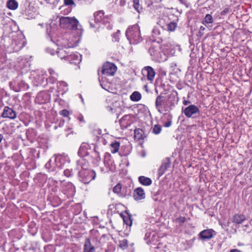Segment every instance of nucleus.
I'll use <instances>...</instances> for the list:
<instances>
[{"label":"nucleus","instance_id":"1","mask_svg":"<svg viewBox=\"0 0 252 252\" xmlns=\"http://www.w3.org/2000/svg\"><path fill=\"white\" fill-rule=\"evenodd\" d=\"M162 41V37L160 36L157 39H153L148 52L153 61L157 62H162L167 59V53L165 50L171 48L168 46L165 48L162 46L160 43Z\"/></svg>","mask_w":252,"mask_h":252},{"label":"nucleus","instance_id":"2","mask_svg":"<svg viewBox=\"0 0 252 252\" xmlns=\"http://www.w3.org/2000/svg\"><path fill=\"white\" fill-rule=\"evenodd\" d=\"M89 163L85 159L81 158L77 161V168L78 172L79 180L84 184H89L95 178V172L89 169Z\"/></svg>","mask_w":252,"mask_h":252},{"label":"nucleus","instance_id":"3","mask_svg":"<svg viewBox=\"0 0 252 252\" xmlns=\"http://www.w3.org/2000/svg\"><path fill=\"white\" fill-rule=\"evenodd\" d=\"M60 24L63 28L76 31L79 35L82 33L81 26L75 17H62L60 18Z\"/></svg>","mask_w":252,"mask_h":252},{"label":"nucleus","instance_id":"4","mask_svg":"<svg viewBox=\"0 0 252 252\" xmlns=\"http://www.w3.org/2000/svg\"><path fill=\"white\" fill-rule=\"evenodd\" d=\"M126 35L131 44H137L142 40L140 28L137 24L128 28Z\"/></svg>","mask_w":252,"mask_h":252},{"label":"nucleus","instance_id":"5","mask_svg":"<svg viewBox=\"0 0 252 252\" xmlns=\"http://www.w3.org/2000/svg\"><path fill=\"white\" fill-rule=\"evenodd\" d=\"M179 99L178 93L176 91H172L168 94L164 106V111L167 112L172 110L178 104Z\"/></svg>","mask_w":252,"mask_h":252},{"label":"nucleus","instance_id":"6","mask_svg":"<svg viewBox=\"0 0 252 252\" xmlns=\"http://www.w3.org/2000/svg\"><path fill=\"white\" fill-rule=\"evenodd\" d=\"M101 240L102 238L99 241H97L96 238L93 237L92 238V243H91L89 239H86L84 246L83 252H94L95 247H99L102 246L101 244Z\"/></svg>","mask_w":252,"mask_h":252},{"label":"nucleus","instance_id":"7","mask_svg":"<svg viewBox=\"0 0 252 252\" xmlns=\"http://www.w3.org/2000/svg\"><path fill=\"white\" fill-rule=\"evenodd\" d=\"M54 160L56 167L59 169H62L64 167H67L70 161L68 155L65 154L56 155Z\"/></svg>","mask_w":252,"mask_h":252},{"label":"nucleus","instance_id":"8","mask_svg":"<svg viewBox=\"0 0 252 252\" xmlns=\"http://www.w3.org/2000/svg\"><path fill=\"white\" fill-rule=\"evenodd\" d=\"M117 70V66L113 63H105L101 70V73L106 76H114Z\"/></svg>","mask_w":252,"mask_h":252},{"label":"nucleus","instance_id":"9","mask_svg":"<svg viewBox=\"0 0 252 252\" xmlns=\"http://www.w3.org/2000/svg\"><path fill=\"white\" fill-rule=\"evenodd\" d=\"M10 88L15 92H19L22 90H25L27 88L28 84L22 80L16 79L9 83Z\"/></svg>","mask_w":252,"mask_h":252},{"label":"nucleus","instance_id":"10","mask_svg":"<svg viewBox=\"0 0 252 252\" xmlns=\"http://www.w3.org/2000/svg\"><path fill=\"white\" fill-rule=\"evenodd\" d=\"M159 237L155 231L149 229L146 230L144 239L147 244L155 245Z\"/></svg>","mask_w":252,"mask_h":252},{"label":"nucleus","instance_id":"11","mask_svg":"<svg viewBox=\"0 0 252 252\" xmlns=\"http://www.w3.org/2000/svg\"><path fill=\"white\" fill-rule=\"evenodd\" d=\"M182 111L187 118H193L194 115L200 112L198 107L193 104L189 105L185 109L183 108Z\"/></svg>","mask_w":252,"mask_h":252},{"label":"nucleus","instance_id":"12","mask_svg":"<svg viewBox=\"0 0 252 252\" xmlns=\"http://www.w3.org/2000/svg\"><path fill=\"white\" fill-rule=\"evenodd\" d=\"M63 192L68 198L71 197L75 194L76 189L74 185L69 182L63 184Z\"/></svg>","mask_w":252,"mask_h":252},{"label":"nucleus","instance_id":"13","mask_svg":"<svg viewBox=\"0 0 252 252\" xmlns=\"http://www.w3.org/2000/svg\"><path fill=\"white\" fill-rule=\"evenodd\" d=\"M142 75L147 77V80L150 83H153L156 75V72L154 68L150 66L144 67L141 71Z\"/></svg>","mask_w":252,"mask_h":252},{"label":"nucleus","instance_id":"14","mask_svg":"<svg viewBox=\"0 0 252 252\" xmlns=\"http://www.w3.org/2000/svg\"><path fill=\"white\" fill-rule=\"evenodd\" d=\"M104 13L102 10H100L97 12H96L94 13V21L96 23V24H93L91 22H90V27L92 28H99V26H97L99 23H101L103 24V21L104 18H108L107 17L104 16Z\"/></svg>","mask_w":252,"mask_h":252},{"label":"nucleus","instance_id":"15","mask_svg":"<svg viewBox=\"0 0 252 252\" xmlns=\"http://www.w3.org/2000/svg\"><path fill=\"white\" fill-rule=\"evenodd\" d=\"M166 103L165 97L162 95H158L156 99L155 107L157 111L160 114L164 111V106Z\"/></svg>","mask_w":252,"mask_h":252},{"label":"nucleus","instance_id":"16","mask_svg":"<svg viewBox=\"0 0 252 252\" xmlns=\"http://www.w3.org/2000/svg\"><path fill=\"white\" fill-rule=\"evenodd\" d=\"M171 161L169 158H166L163 159L162 163L158 170V175L161 176L166 170L170 167Z\"/></svg>","mask_w":252,"mask_h":252},{"label":"nucleus","instance_id":"17","mask_svg":"<svg viewBox=\"0 0 252 252\" xmlns=\"http://www.w3.org/2000/svg\"><path fill=\"white\" fill-rule=\"evenodd\" d=\"M82 60L81 55L77 52L71 53L67 57V60L71 64H78Z\"/></svg>","mask_w":252,"mask_h":252},{"label":"nucleus","instance_id":"18","mask_svg":"<svg viewBox=\"0 0 252 252\" xmlns=\"http://www.w3.org/2000/svg\"><path fill=\"white\" fill-rule=\"evenodd\" d=\"M17 113L16 111L13 110L8 106L4 108L1 117L4 118H9L10 119H14L16 118Z\"/></svg>","mask_w":252,"mask_h":252},{"label":"nucleus","instance_id":"19","mask_svg":"<svg viewBox=\"0 0 252 252\" xmlns=\"http://www.w3.org/2000/svg\"><path fill=\"white\" fill-rule=\"evenodd\" d=\"M132 115H125L120 120V124L121 126L127 128L132 123Z\"/></svg>","mask_w":252,"mask_h":252},{"label":"nucleus","instance_id":"20","mask_svg":"<svg viewBox=\"0 0 252 252\" xmlns=\"http://www.w3.org/2000/svg\"><path fill=\"white\" fill-rule=\"evenodd\" d=\"M24 46V41L20 39H14L10 47L13 50V52H18Z\"/></svg>","mask_w":252,"mask_h":252},{"label":"nucleus","instance_id":"21","mask_svg":"<svg viewBox=\"0 0 252 252\" xmlns=\"http://www.w3.org/2000/svg\"><path fill=\"white\" fill-rule=\"evenodd\" d=\"M50 99V96L49 94L45 92H41L39 93L37 96L36 100L39 103L41 104L45 103L49 101Z\"/></svg>","mask_w":252,"mask_h":252},{"label":"nucleus","instance_id":"22","mask_svg":"<svg viewBox=\"0 0 252 252\" xmlns=\"http://www.w3.org/2000/svg\"><path fill=\"white\" fill-rule=\"evenodd\" d=\"M126 188L122 187L121 184H117L113 189V192L120 197H125L127 194Z\"/></svg>","mask_w":252,"mask_h":252},{"label":"nucleus","instance_id":"23","mask_svg":"<svg viewBox=\"0 0 252 252\" xmlns=\"http://www.w3.org/2000/svg\"><path fill=\"white\" fill-rule=\"evenodd\" d=\"M133 197L136 200H140L145 198V193L144 189L141 187L135 189L133 193Z\"/></svg>","mask_w":252,"mask_h":252},{"label":"nucleus","instance_id":"24","mask_svg":"<svg viewBox=\"0 0 252 252\" xmlns=\"http://www.w3.org/2000/svg\"><path fill=\"white\" fill-rule=\"evenodd\" d=\"M89 145L88 144H82L78 152V155L82 158L88 156L89 154Z\"/></svg>","mask_w":252,"mask_h":252},{"label":"nucleus","instance_id":"25","mask_svg":"<svg viewBox=\"0 0 252 252\" xmlns=\"http://www.w3.org/2000/svg\"><path fill=\"white\" fill-rule=\"evenodd\" d=\"M214 232L212 229L204 230L199 233V236L202 240H209L213 237Z\"/></svg>","mask_w":252,"mask_h":252},{"label":"nucleus","instance_id":"26","mask_svg":"<svg viewBox=\"0 0 252 252\" xmlns=\"http://www.w3.org/2000/svg\"><path fill=\"white\" fill-rule=\"evenodd\" d=\"M50 76L47 79V81L51 84H54L56 82L58 78V74L52 68L48 69Z\"/></svg>","mask_w":252,"mask_h":252},{"label":"nucleus","instance_id":"27","mask_svg":"<svg viewBox=\"0 0 252 252\" xmlns=\"http://www.w3.org/2000/svg\"><path fill=\"white\" fill-rule=\"evenodd\" d=\"M161 29L162 27L159 26H155L152 30V36L151 40L153 42V39H157L158 37L163 36L161 35Z\"/></svg>","mask_w":252,"mask_h":252},{"label":"nucleus","instance_id":"28","mask_svg":"<svg viewBox=\"0 0 252 252\" xmlns=\"http://www.w3.org/2000/svg\"><path fill=\"white\" fill-rule=\"evenodd\" d=\"M246 220V217L242 214H235L232 218V221L237 224H241Z\"/></svg>","mask_w":252,"mask_h":252},{"label":"nucleus","instance_id":"29","mask_svg":"<svg viewBox=\"0 0 252 252\" xmlns=\"http://www.w3.org/2000/svg\"><path fill=\"white\" fill-rule=\"evenodd\" d=\"M138 181L141 184L146 186L151 185L152 183V181L150 178L144 176L139 177Z\"/></svg>","mask_w":252,"mask_h":252},{"label":"nucleus","instance_id":"30","mask_svg":"<svg viewBox=\"0 0 252 252\" xmlns=\"http://www.w3.org/2000/svg\"><path fill=\"white\" fill-rule=\"evenodd\" d=\"M120 142L117 141L112 142L110 145L111 153L115 154L118 152L120 148Z\"/></svg>","mask_w":252,"mask_h":252},{"label":"nucleus","instance_id":"31","mask_svg":"<svg viewBox=\"0 0 252 252\" xmlns=\"http://www.w3.org/2000/svg\"><path fill=\"white\" fill-rule=\"evenodd\" d=\"M58 89L62 91V94H63L68 90L67 84L64 81H60L58 83Z\"/></svg>","mask_w":252,"mask_h":252},{"label":"nucleus","instance_id":"32","mask_svg":"<svg viewBox=\"0 0 252 252\" xmlns=\"http://www.w3.org/2000/svg\"><path fill=\"white\" fill-rule=\"evenodd\" d=\"M214 22V19L211 15L207 14L202 21V24L207 26V25L212 24Z\"/></svg>","mask_w":252,"mask_h":252},{"label":"nucleus","instance_id":"33","mask_svg":"<svg viewBox=\"0 0 252 252\" xmlns=\"http://www.w3.org/2000/svg\"><path fill=\"white\" fill-rule=\"evenodd\" d=\"M18 3L16 0H9L7 2V7L11 10H15L17 8Z\"/></svg>","mask_w":252,"mask_h":252},{"label":"nucleus","instance_id":"34","mask_svg":"<svg viewBox=\"0 0 252 252\" xmlns=\"http://www.w3.org/2000/svg\"><path fill=\"white\" fill-rule=\"evenodd\" d=\"M141 94L137 91L134 92L130 96V99L135 102H137L141 99Z\"/></svg>","mask_w":252,"mask_h":252},{"label":"nucleus","instance_id":"35","mask_svg":"<svg viewBox=\"0 0 252 252\" xmlns=\"http://www.w3.org/2000/svg\"><path fill=\"white\" fill-rule=\"evenodd\" d=\"M56 53L61 59H64L65 60H67V57L69 55L68 52H67L63 49H60L59 50L56 52Z\"/></svg>","mask_w":252,"mask_h":252},{"label":"nucleus","instance_id":"36","mask_svg":"<svg viewBox=\"0 0 252 252\" xmlns=\"http://www.w3.org/2000/svg\"><path fill=\"white\" fill-rule=\"evenodd\" d=\"M92 157L95 159L96 163L99 162L100 160V157L99 152L97 151L96 148L95 147L94 151L92 152Z\"/></svg>","mask_w":252,"mask_h":252},{"label":"nucleus","instance_id":"37","mask_svg":"<svg viewBox=\"0 0 252 252\" xmlns=\"http://www.w3.org/2000/svg\"><path fill=\"white\" fill-rule=\"evenodd\" d=\"M119 246L123 250L126 249L128 247V241L126 239H124L119 241Z\"/></svg>","mask_w":252,"mask_h":252},{"label":"nucleus","instance_id":"38","mask_svg":"<svg viewBox=\"0 0 252 252\" xmlns=\"http://www.w3.org/2000/svg\"><path fill=\"white\" fill-rule=\"evenodd\" d=\"M143 131L142 129H136L134 131L135 137L138 140L143 139Z\"/></svg>","mask_w":252,"mask_h":252},{"label":"nucleus","instance_id":"39","mask_svg":"<svg viewBox=\"0 0 252 252\" xmlns=\"http://www.w3.org/2000/svg\"><path fill=\"white\" fill-rule=\"evenodd\" d=\"M102 24L104 25L108 30H111L112 28V25L108 18H104Z\"/></svg>","mask_w":252,"mask_h":252},{"label":"nucleus","instance_id":"40","mask_svg":"<svg viewBox=\"0 0 252 252\" xmlns=\"http://www.w3.org/2000/svg\"><path fill=\"white\" fill-rule=\"evenodd\" d=\"M45 167L46 169H48L50 172H53L56 171V166H54L51 164V160L48 161L45 164Z\"/></svg>","mask_w":252,"mask_h":252},{"label":"nucleus","instance_id":"41","mask_svg":"<svg viewBox=\"0 0 252 252\" xmlns=\"http://www.w3.org/2000/svg\"><path fill=\"white\" fill-rule=\"evenodd\" d=\"M104 163L106 166L109 167L112 165L113 162L110 160V155L109 154L105 156Z\"/></svg>","mask_w":252,"mask_h":252},{"label":"nucleus","instance_id":"42","mask_svg":"<svg viewBox=\"0 0 252 252\" xmlns=\"http://www.w3.org/2000/svg\"><path fill=\"white\" fill-rule=\"evenodd\" d=\"M166 26L168 31L173 32L176 29L177 27V24L175 22H171L167 24Z\"/></svg>","mask_w":252,"mask_h":252},{"label":"nucleus","instance_id":"43","mask_svg":"<svg viewBox=\"0 0 252 252\" xmlns=\"http://www.w3.org/2000/svg\"><path fill=\"white\" fill-rule=\"evenodd\" d=\"M120 34V31L117 30V31L112 35V41L113 42H118L119 41V36Z\"/></svg>","mask_w":252,"mask_h":252},{"label":"nucleus","instance_id":"44","mask_svg":"<svg viewBox=\"0 0 252 252\" xmlns=\"http://www.w3.org/2000/svg\"><path fill=\"white\" fill-rule=\"evenodd\" d=\"M161 130V127L159 125H156L153 128V132L156 134H159Z\"/></svg>","mask_w":252,"mask_h":252},{"label":"nucleus","instance_id":"45","mask_svg":"<svg viewBox=\"0 0 252 252\" xmlns=\"http://www.w3.org/2000/svg\"><path fill=\"white\" fill-rule=\"evenodd\" d=\"M64 175L67 177H70L73 176V172L72 169H66L63 172Z\"/></svg>","mask_w":252,"mask_h":252},{"label":"nucleus","instance_id":"46","mask_svg":"<svg viewBox=\"0 0 252 252\" xmlns=\"http://www.w3.org/2000/svg\"><path fill=\"white\" fill-rule=\"evenodd\" d=\"M133 6L134 9L138 12H140V9H141L140 7V5L139 4V0H133Z\"/></svg>","mask_w":252,"mask_h":252},{"label":"nucleus","instance_id":"47","mask_svg":"<svg viewBox=\"0 0 252 252\" xmlns=\"http://www.w3.org/2000/svg\"><path fill=\"white\" fill-rule=\"evenodd\" d=\"M186 220V218L185 217H179L176 219L175 221L178 223L179 225H182Z\"/></svg>","mask_w":252,"mask_h":252},{"label":"nucleus","instance_id":"48","mask_svg":"<svg viewBox=\"0 0 252 252\" xmlns=\"http://www.w3.org/2000/svg\"><path fill=\"white\" fill-rule=\"evenodd\" d=\"M115 250V247L112 244H108L107 248L105 250V252H114Z\"/></svg>","mask_w":252,"mask_h":252},{"label":"nucleus","instance_id":"49","mask_svg":"<svg viewBox=\"0 0 252 252\" xmlns=\"http://www.w3.org/2000/svg\"><path fill=\"white\" fill-rule=\"evenodd\" d=\"M124 222L127 225L131 226L132 225V220L130 217H125L123 219Z\"/></svg>","mask_w":252,"mask_h":252},{"label":"nucleus","instance_id":"50","mask_svg":"<svg viewBox=\"0 0 252 252\" xmlns=\"http://www.w3.org/2000/svg\"><path fill=\"white\" fill-rule=\"evenodd\" d=\"M115 3L121 7H123L126 4V0H116Z\"/></svg>","mask_w":252,"mask_h":252},{"label":"nucleus","instance_id":"51","mask_svg":"<svg viewBox=\"0 0 252 252\" xmlns=\"http://www.w3.org/2000/svg\"><path fill=\"white\" fill-rule=\"evenodd\" d=\"M64 4L66 6H75V4L73 0H64Z\"/></svg>","mask_w":252,"mask_h":252},{"label":"nucleus","instance_id":"52","mask_svg":"<svg viewBox=\"0 0 252 252\" xmlns=\"http://www.w3.org/2000/svg\"><path fill=\"white\" fill-rule=\"evenodd\" d=\"M60 114L63 117H68L69 114V111L66 109H63L59 112Z\"/></svg>","mask_w":252,"mask_h":252},{"label":"nucleus","instance_id":"53","mask_svg":"<svg viewBox=\"0 0 252 252\" xmlns=\"http://www.w3.org/2000/svg\"><path fill=\"white\" fill-rule=\"evenodd\" d=\"M205 28L204 26H200L198 32V35L200 37L202 36L204 34V31L205 30Z\"/></svg>","mask_w":252,"mask_h":252},{"label":"nucleus","instance_id":"54","mask_svg":"<svg viewBox=\"0 0 252 252\" xmlns=\"http://www.w3.org/2000/svg\"><path fill=\"white\" fill-rule=\"evenodd\" d=\"M46 51L52 55H54L55 53L57 52L54 49L49 47H48L46 49Z\"/></svg>","mask_w":252,"mask_h":252},{"label":"nucleus","instance_id":"55","mask_svg":"<svg viewBox=\"0 0 252 252\" xmlns=\"http://www.w3.org/2000/svg\"><path fill=\"white\" fill-rule=\"evenodd\" d=\"M64 121L63 120H60L58 126H54V129H57L58 127H62L64 125Z\"/></svg>","mask_w":252,"mask_h":252},{"label":"nucleus","instance_id":"56","mask_svg":"<svg viewBox=\"0 0 252 252\" xmlns=\"http://www.w3.org/2000/svg\"><path fill=\"white\" fill-rule=\"evenodd\" d=\"M47 38L50 40L51 41H52V37L50 35L51 34V29L47 28Z\"/></svg>","mask_w":252,"mask_h":252},{"label":"nucleus","instance_id":"57","mask_svg":"<svg viewBox=\"0 0 252 252\" xmlns=\"http://www.w3.org/2000/svg\"><path fill=\"white\" fill-rule=\"evenodd\" d=\"M229 11V8H226L221 12L220 14L221 15H224L226 14L227 13H228Z\"/></svg>","mask_w":252,"mask_h":252},{"label":"nucleus","instance_id":"58","mask_svg":"<svg viewBox=\"0 0 252 252\" xmlns=\"http://www.w3.org/2000/svg\"><path fill=\"white\" fill-rule=\"evenodd\" d=\"M77 119L80 121V122H82L83 123L85 122V121H84V118H83V116L81 115V114H80L78 117H77Z\"/></svg>","mask_w":252,"mask_h":252},{"label":"nucleus","instance_id":"59","mask_svg":"<svg viewBox=\"0 0 252 252\" xmlns=\"http://www.w3.org/2000/svg\"><path fill=\"white\" fill-rule=\"evenodd\" d=\"M171 124H172L171 121H169L167 122L166 123H165L164 124V126L165 127H168L170 126Z\"/></svg>","mask_w":252,"mask_h":252},{"label":"nucleus","instance_id":"60","mask_svg":"<svg viewBox=\"0 0 252 252\" xmlns=\"http://www.w3.org/2000/svg\"><path fill=\"white\" fill-rule=\"evenodd\" d=\"M230 252H243L239 249H234L230 250Z\"/></svg>","mask_w":252,"mask_h":252},{"label":"nucleus","instance_id":"61","mask_svg":"<svg viewBox=\"0 0 252 252\" xmlns=\"http://www.w3.org/2000/svg\"><path fill=\"white\" fill-rule=\"evenodd\" d=\"M107 109L109 112H110L112 113L114 112V111H113L114 109L112 108V106H108L107 107Z\"/></svg>","mask_w":252,"mask_h":252},{"label":"nucleus","instance_id":"62","mask_svg":"<svg viewBox=\"0 0 252 252\" xmlns=\"http://www.w3.org/2000/svg\"><path fill=\"white\" fill-rule=\"evenodd\" d=\"M184 105H187L188 104H189L190 102L189 101V100H184L183 102Z\"/></svg>","mask_w":252,"mask_h":252},{"label":"nucleus","instance_id":"63","mask_svg":"<svg viewBox=\"0 0 252 252\" xmlns=\"http://www.w3.org/2000/svg\"><path fill=\"white\" fill-rule=\"evenodd\" d=\"M3 136L2 134H0V143L1 142L2 140L3 139Z\"/></svg>","mask_w":252,"mask_h":252},{"label":"nucleus","instance_id":"64","mask_svg":"<svg viewBox=\"0 0 252 252\" xmlns=\"http://www.w3.org/2000/svg\"><path fill=\"white\" fill-rule=\"evenodd\" d=\"M99 81H100V85H101V87H102L103 89H105V90H107V89H106V88L103 86V84L101 83V81H100V80H99Z\"/></svg>","mask_w":252,"mask_h":252}]
</instances>
